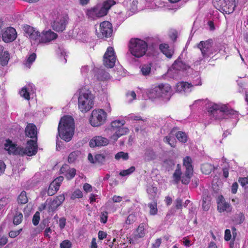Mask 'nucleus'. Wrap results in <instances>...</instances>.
<instances>
[{"label":"nucleus","mask_w":248,"mask_h":248,"mask_svg":"<svg viewBox=\"0 0 248 248\" xmlns=\"http://www.w3.org/2000/svg\"><path fill=\"white\" fill-rule=\"evenodd\" d=\"M74 119L70 116L62 117L59 122L58 130L60 137L66 142L69 141L74 133Z\"/></svg>","instance_id":"1"},{"label":"nucleus","mask_w":248,"mask_h":248,"mask_svg":"<svg viewBox=\"0 0 248 248\" xmlns=\"http://www.w3.org/2000/svg\"><path fill=\"white\" fill-rule=\"evenodd\" d=\"M207 111L210 116L216 120L226 119V116L229 115H238L237 111L229 109L226 105H220L215 103L209 106Z\"/></svg>","instance_id":"2"},{"label":"nucleus","mask_w":248,"mask_h":248,"mask_svg":"<svg viewBox=\"0 0 248 248\" xmlns=\"http://www.w3.org/2000/svg\"><path fill=\"white\" fill-rule=\"evenodd\" d=\"M128 50L134 57L140 58L145 55L148 44L145 41L137 38H131L128 44Z\"/></svg>","instance_id":"3"},{"label":"nucleus","mask_w":248,"mask_h":248,"mask_svg":"<svg viewBox=\"0 0 248 248\" xmlns=\"http://www.w3.org/2000/svg\"><path fill=\"white\" fill-rule=\"evenodd\" d=\"M26 137L31 138L27 142L28 148L34 153L35 155L37 152V133L36 126L33 123H29L25 127Z\"/></svg>","instance_id":"4"},{"label":"nucleus","mask_w":248,"mask_h":248,"mask_svg":"<svg viewBox=\"0 0 248 248\" xmlns=\"http://www.w3.org/2000/svg\"><path fill=\"white\" fill-rule=\"evenodd\" d=\"M93 98L89 91H80L78 98V108L81 112L86 113L89 111L93 107Z\"/></svg>","instance_id":"5"},{"label":"nucleus","mask_w":248,"mask_h":248,"mask_svg":"<svg viewBox=\"0 0 248 248\" xmlns=\"http://www.w3.org/2000/svg\"><path fill=\"white\" fill-rule=\"evenodd\" d=\"M4 149L10 155H19L24 156L27 155L31 156L34 155V153L31 151L27 146L25 148L17 146V144L14 143L10 139H7L4 143Z\"/></svg>","instance_id":"6"},{"label":"nucleus","mask_w":248,"mask_h":248,"mask_svg":"<svg viewBox=\"0 0 248 248\" xmlns=\"http://www.w3.org/2000/svg\"><path fill=\"white\" fill-rule=\"evenodd\" d=\"M107 118V113L103 109H95L92 111L89 122L92 126L99 127L105 123Z\"/></svg>","instance_id":"7"},{"label":"nucleus","mask_w":248,"mask_h":248,"mask_svg":"<svg viewBox=\"0 0 248 248\" xmlns=\"http://www.w3.org/2000/svg\"><path fill=\"white\" fill-rule=\"evenodd\" d=\"M116 56L114 48L111 46H108L103 56V64L105 67L113 68L116 62Z\"/></svg>","instance_id":"8"},{"label":"nucleus","mask_w":248,"mask_h":248,"mask_svg":"<svg viewBox=\"0 0 248 248\" xmlns=\"http://www.w3.org/2000/svg\"><path fill=\"white\" fill-rule=\"evenodd\" d=\"M171 95V87L168 84H161L156 90V98H161L164 101H168Z\"/></svg>","instance_id":"9"},{"label":"nucleus","mask_w":248,"mask_h":248,"mask_svg":"<svg viewBox=\"0 0 248 248\" xmlns=\"http://www.w3.org/2000/svg\"><path fill=\"white\" fill-rule=\"evenodd\" d=\"M112 26L108 21H104L100 24L99 32H97V37L101 39L110 37L112 33Z\"/></svg>","instance_id":"10"},{"label":"nucleus","mask_w":248,"mask_h":248,"mask_svg":"<svg viewBox=\"0 0 248 248\" xmlns=\"http://www.w3.org/2000/svg\"><path fill=\"white\" fill-rule=\"evenodd\" d=\"M65 200L64 194L57 196L53 200H50L47 204V211L49 214H52L60 206Z\"/></svg>","instance_id":"11"},{"label":"nucleus","mask_w":248,"mask_h":248,"mask_svg":"<svg viewBox=\"0 0 248 248\" xmlns=\"http://www.w3.org/2000/svg\"><path fill=\"white\" fill-rule=\"evenodd\" d=\"M68 19V17L66 16L58 17L52 24L53 29L57 32L63 31L65 29Z\"/></svg>","instance_id":"12"},{"label":"nucleus","mask_w":248,"mask_h":248,"mask_svg":"<svg viewBox=\"0 0 248 248\" xmlns=\"http://www.w3.org/2000/svg\"><path fill=\"white\" fill-rule=\"evenodd\" d=\"M212 42V39H208L206 41H202L198 45V47L200 49L204 58H208L212 54L211 50Z\"/></svg>","instance_id":"13"},{"label":"nucleus","mask_w":248,"mask_h":248,"mask_svg":"<svg viewBox=\"0 0 248 248\" xmlns=\"http://www.w3.org/2000/svg\"><path fill=\"white\" fill-rule=\"evenodd\" d=\"M17 37V33L15 28L9 27L7 28L2 33V40L6 43L14 41Z\"/></svg>","instance_id":"14"},{"label":"nucleus","mask_w":248,"mask_h":248,"mask_svg":"<svg viewBox=\"0 0 248 248\" xmlns=\"http://www.w3.org/2000/svg\"><path fill=\"white\" fill-rule=\"evenodd\" d=\"M217 210L219 213L224 211L229 213L232 211V207L231 205L225 201L222 195H220L217 197Z\"/></svg>","instance_id":"15"},{"label":"nucleus","mask_w":248,"mask_h":248,"mask_svg":"<svg viewBox=\"0 0 248 248\" xmlns=\"http://www.w3.org/2000/svg\"><path fill=\"white\" fill-rule=\"evenodd\" d=\"M235 0L230 1L229 0H219L218 5L221 7L222 10L226 13L230 14L232 13L236 7Z\"/></svg>","instance_id":"16"},{"label":"nucleus","mask_w":248,"mask_h":248,"mask_svg":"<svg viewBox=\"0 0 248 248\" xmlns=\"http://www.w3.org/2000/svg\"><path fill=\"white\" fill-rule=\"evenodd\" d=\"M60 172L64 175L67 180L72 179L76 173V170L74 168H70L67 164H64L60 169Z\"/></svg>","instance_id":"17"},{"label":"nucleus","mask_w":248,"mask_h":248,"mask_svg":"<svg viewBox=\"0 0 248 248\" xmlns=\"http://www.w3.org/2000/svg\"><path fill=\"white\" fill-rule=\"evenodd\" d=\"M108 143V140L106 138L102 136H95L90 141L89 145L92 148L97 146H106Z\"/></svg>","instance_id":"18"},{"label":"nucleus","mask_w":248,"mask_h":248,"mask_svg":"<svg viewBox=\"0 0 248 248\" xmlns=\"http://www.w3.org/2000/svg\"><path fill=\"white\" fill-rule=\"evenodd\" d=\"M58 37L57 33L49 30L42 33L41 37L39 40L40 43H46L50 42V41L56 39Z\"/></svg>","instance_id":"19"},{"label":"nucleus","mask_w":248,"mask_h":248,"mask_svg":"<svg viewBox=\"0 0 248 248\" xmlns=\"http://www.w3.org/2000/svg\"><path fill=\"white\" fill-rule=\"evenodd\" d=\"M192 88V83L186 81L178 82L176 85V91L179 93H189L191 91Z\"/></svg>","instance_id":"20"},{"label":"nucleus","mask_w":248,"mask_h":248,"mask_svg":"<svg viewBox=\"0 0 248 248\" xmlns=\"http://www.w3.org/2000/svg\"><path fill=\"white\" fill-rule=\"evenodd\" d=\"M171 68L177 71H186L190 68V66L183 62L179 56L176 60L171 66Z\"/></svg>","instance_id":"21"},{"label":"nucleus","mask_w":248,"mask_h":248,"mask_svg":"<svg viewBox=\"0 0 248 248\" xmlns=\"http://www.w3.org/2000/svg\"><path fill=\"white\" fill-rule=\"evenodd\" d=\"M159 49L168 58L171 59L174 54V50L166 43H162L159 46Z\"/></svg>","instance_id":"22"},{"label":"nucleus","mask_w":248,"mask_h":248,"mask_svg":"<svg viewBox=\"0 0 248 248\" xmlns=\"http://www.w3.org/2000/svg\"><path fill=\"white\" fill-rule=\"evenodd\" d=\"M129 132V130L128 128L122 126L111 136L110 139L114 141H116L119 138L127 134Z\"/></svg>","instance_id":"23"},{"label":"nucleus","mask_w":248,"mask_h":248,"mask_svg":"<svg viewBox=\"0 0 248 248\" xmlns=\"http://www.w3.org/2000/svg\"><path fill=\"white\" fill-rule=\"evenodd\" d=\"M145 235V230L144 224L141 223L139 225L136 231L133 235V238L135 240H138L140 238L143 237Z\"/></svg>","instance_id":"24"},{"label":"nucleus","mask_w":248,"mask_h":248,"mask_svg":"<svg viewBox=\"0 0 248 248\" xmlns=\"http://www.w3.org/2000/svg\"><path fill=\"white\" fill-rule=\"evenodd\" d=\"M183 165L186 167V171L193 172V168L192 165V159L190 157L187 156L183 159Z\"/></svg>","instance_id":"25"},{"label":"nucleus","mask_w":248,"mask_h":248,"mask_svg":"<svg viewBox=\"0 0 248 248\" xmlns=\"http://www.w3.org/2000/svg\"><path fill=\"white\" fill-rule=\"evenodd\" d=\"M245 216L242 213L236 214L232 218V221L235 225L241 224L245 220Z\"/></svg>","instance_id":"26"},{"label":"nucleus","mask_w":248,"mask_h":248,"mask_svg":"<svg viewBox=\"0 0 248 248\" xmlns=\"http://www.w3.org/2000/svg\"><path fill=\"white\" fill-rule=\"evenodd\" d=\"M215 169V167L209 163L203 164L201 167V170L202 172L206 175L210 174Z\"/></svg>","instance_id":"27"},{"label":"nucleus","mask_w":248,"mask_h":248,"mask_svg":"<svg viewBox=\"0 0 248 248\" xmlns=\"http://www.w3.org/2000/svg\"><path fill=\"white\" fill-rule=\"evenodd\" d=\"M0 64L3 66L7 65L10 59V54L9 52L7 51H3L0 55Z\"/></svg>","instance_id":"28"},{"label":"nucleus","mask_w":248,"mask_h":248,"mask_svg":"<svg viewBox=\"0 0 248 248\" xmlns=\"http://www.w3.org/2000/svg\"><path fill=\"white\" fill-rule=\"evenodd\" d=\"M97 7H94L88 9L86 11V14L88 18L91 20L96 19L97 17Z\"/></svg>","instance_id":"29"},{"label":"nucleus","mask_w":248,"mask_h":248,"mask_svg":"<svg viewBox=\"0 0 248 248\" xmlns=\"http://www.w3.org/2000/svg\"><path fill=\"white\" fill-rule=\"evenodd\" d=\"M206 191H204L202 198V208L204 211H207L210 207V197L208 195H206Z\"/></svg>","instance_id":"30"},{"label":"nucleus","mask_w":248,"mask_h":248,"mask_svg":"<svg viewBox=\"0 0 248 248\" xmlns=\"http://www.w3.org/2000/svg\"><path fill=\"white\" fill-rule=\"evenodd\" d=\"M125 124V121L123 120H115L112 121L111 123V126L113 131H117L119 128L123 126V125Z\"/></svg>","instance_id":"31"},{"label":"nucleus","mask_w":248,"mask_h":248,"mask_svg":"<svg viewBox=\"0 0 248 248\" xmlns=\"http://www.w3.org/2000/svg\"><path fill=\"white\" fill-rule=\"evenodd\" d=\"M181 175L182 172L180 165L177 164L176 169L175 170L174 173L173 174L174 181L176 184L178 183L181 180Z\"/></svg>","instance_id":"32"},{"label":"nucleus","mask_w":248,"mask_h":248,"mask_svg":"<svg viewBox=\"0 0 248 248\" xmlns=\"http://www.w3.org/2000/svg\"><path fill=\"white\" fill-rule=\"evenodd\" d=\"M17 202L19 204H25L28 202L27 193L25 191H22L17 197Z\"/></svg>","instance_id":"33"},{"label":"nucleus","mask_w":248,"mask_h":248,"mask_svg":"<svg viewBox=\"0 0 248 248\" xmlns=\"http://www.w3.org/2000/svg\"><path fill=\"white\" fill-rule=\"evenodd\" d=\"M193 172H189L185 171L184 175L181 177V182L184 185H187L190 181V178L193 175Z\"/></svg>","instance_id":"34"},{"label":"nucleus","mask_w":248,"mask_h":248,"mask_svg":"<svg viewBox=\"0 0 248 248\" xmlns=\"http://www.w3.org/2000/svg\"><path fill=\"white\" fill-rule=\"evenodd\" d=\"M155 154L152 149L148 148L145 150L144 159L146 161H149L154 159Z\"/></svg>","instance_id":"35"},{"label":"nucleus","mask_w":248,"mask_h":248,"mask_svg":"<svg viewBox=\"0 0 248 248\" xmlns=\"http://www.w3.org/2000/svg\"><path fill=\"white\" fill-rule=\"evenodd\" d=\"M23 220V214L22 213L16 211L14 217L13 223L15 225H18L22 222Z\"/></svg>","instance_id":"36"},{"label":"nucleus","mask_w":248,"mask_h":248,"mask_svg":"<svg viewBox=\"0 0 248 248\" xmlns=\"http://www.w3.org/2000/svg\"><path fill=\"white\" fill-rule=\"evenodd\" d=\"M60 187L58 185H55L53 182H52L48 188L47 194L49 196H53L54 195L59 189Z\"/></svg>","instance_id":"37"},{"label":"nucleus","mask_w":248,"mask_h":248,"mask_svg":"<svg viewBox=\"0 0 248 248\" xmlns=\"http://www.w3.org/2000/svg\"><path fill=\"white\" fill-rule=\"evenodd\" d=\"M163 166L168 171L172 170L175 166V162L173 160L168 159L164 161Z\"/></svg>","instance_id":"38"},{"label":"nucleus","mask_w":248,"mask_h":248,"mask_svg":"<svg viewBox=\"0 0 248 248\" xmlns=\"http://www.w3.org/2000/svg\"><path fill=\"white\" fill-rule=\"evenodd\" d=\"M80 153L78 151H75L71 152L68 155V162L69 163H72L77 159L78 155H79Z\"/></svg>","instance_id":"39"},{"label":"nucleus","mask_w":248,"mask_h":248,"mask_svg":"<svg viewBox=\"0 0 248 248\" xmlns=\"http://www.w3.org/2000/svg\"><path fill=\"white\" fill-rule=\"evenodd\" d=\"M152 65L151 63L144 64L141 66L140 71L143 76L149 75L151 72Z\"/></svg>","instance_id":"40"},{"label":"nucleus","mask_w":248,"mask_h":248,"mask_svg":"<svg viewBox=\"0 0 248 248\" xmlns=\"http://www.w3.org/2000/svg\"><path fill=\"white\" fill-rule=\"evenodd\" d=\"M36 58V55L34 53H32L29 55L28 57L27 61L24 63L25 65L28 68H30L32 64V63L35 61Z\"/></svg>","instance_id":"41"},{"label":"nucleus","mask_w":248,"mask_h":248,"mask_svg":"<svg viewBox=\"0 0 248 248\" xmlns=\"http://www.w3.org/2000/svg\"><path fill=\"white\" fill-rule=\"evenodd\" d=\"M115 158L117 160L122 159L123 160H127L129 158V155L127 153L123 151L117 153L115 155Z\"/></svg>","instance_id":"42"},{"label":"nucleus","mask_w":248,"mask_h":248,"mask_svg":"<svg viewBox=\"0 0 248 248\" xmlns=\"http://www.w3.org/2000/svg\"><path fill=\"white\" fill-rule=\"evenodd\" d=\"M95 164L100 165L104 164L106 162V156L103 154H96L95 155Z\"/></svg>","instance_id":"43"},{"label":"nucleus","mask_w":248,"mask_h":248,"mask_svg":"<svg viewBox=\"0 0 248 248\" xmlns=\"http://www.w3.org/2000/svg\"><path fill=\"white\" fill-rule=\"evenodd\" d=\"M178 140L183 143H186L187 140V137L186 133L182 131H178L176 134Z\"/></svg>","instance_id":"44"},{"label":"nucleus","mask_w":248,"mask_h":248,"mask_svg":"<svg viewBox=\"0 0 248 248\" xmlns=\"http://www.w3.org/2000/svg\"><path fill=\"white\" fill-rule=\"evenodd\" d=\"M195 74H196V75L193 78L192 82L190 83H192V87L194 86L202 85V81L199 73L198 72H195Z\"/></svg>","instance_id":"45"},{"label":"nucleus","mask_w":248,"mask_h":248,"mask_svg":"<svg viewBox=\"0 0 248 248\" xmlns=\"http://www.w3.org/2000/svg\"><path fill=\"white\" fill-rule=\"evenodd\" d=\"M115 1L114 0H107L105 1L102 5V7L104 8L108 12V10L112 6L115 4Z\"/></svg>","instance_id":"46"},{"label":"nucleus","mask_w":248,"mask_h":248,"mask_svg":"<svg viewBox=\"0 0 248 248\" xmlns=\"http://www.w3.org/2000/svg\"><path fill=\"white\" fill-rule=\"evenodd\" d=\"M19 93L21 96L25 99L27 100H29L30 99V93L26 87H24L22 88L19 92Z\"/></svg>","instance_id":"47"},{"label":"nucleus","mask_w":248,"mask_h":248,"mask_svg":"<svg viewBox=\"0 0 248 248\" xmlns=\"http://www.w3.org/2000/svg\"><path fill=\"white\" fill-rule=\"evenodd\" d=\"M135 170V168L134 166L130 167L127 170H124L120 172V175L121 176H125L131 174Z\"/></svg>","instance_id":"48"},{"label":"nucleus","mask_w":248,"mask_h":248,"mask_svg":"<svg viewBox=\"0 0 248 248\" xmlns=\"http://www.w3.org/2000/svg\"><path fill=\"white\" fill-rule=\"evenodd\" d=\"M29 37L31 39H32L34 41H38V42H39V40L41 37V35L40 32H39L38 31H36L34 29V31H33L32 34Z\"/></svg>","instance_id":"49"},{"label":"nucleus","mask_w":248,"mask_h":248,"mask_svg":"<svg viewBox=\"0 0 248 248\" xmlns=\"http://www.w3.org/2000/svg\"><path fill=\"white\" fill-rule=\"evenodd\" d=\"M34 28L28 25H25L23 27V31L27 37H29L34 31Z\"/></svg>","instance_id":"50"},{"label":"nucleus","mask_w":248,"mask_h":248,"mask_svg":"<svg viewBox=\"0 0 248 248\" xmlns=\"http://www.w3.org/2000/svg\"><path fill=\"white\" fill-rule=\"evenodd\" d=\"M83 197V193L79 189H76L75 190L71 196V199L74 200L76 199L81 198Z\"/></svg>","instance_id":"51"},{"label":"nucleus","mask_w":248,"mask_h":248,"mask_svg":"<svg viewBox=\"0 0 248 248\" xmlns=\"http://www.w3.org/2000/svg\"><path fill=\"white\" fill-rule=\"evenodd\" d=\"M97 18L103 17L107 15L108 12L104 9L103 7H101L100 9L97 7Z\"/></svg>","instance_id":"52"},{"label":"nucleus","mask_w":248,"mask_h":248,"mask_svg":"<svg viewBox=\"0 0 248 248\" xmlns=\"http://www.w3.org/2000/svg\"><path fill=\"white\" fill-rule=\"evenodd\" d=\"M100 222L103 224L107 223L108 218V213L107 211H104L101 213L100 215Z\"/></svg>","instance_id":"53"},{"label":"nucleus","mask_w":248,"mask_h":248,"mask_svg":"<svg viewBox=\"0 0 248 248\" xmlns=\"http://www.w3.org/2000/svg\"><path fill=\"white\" fill-rule=\"evenodd\" d=\"M136 220V217L134 214H130L127 217L125 222L127 224H132Z\"/></svg>","instance_id":"54"},{"label":"nucleus","mask_w":248,"mask_h":248,"mask_svg":"<svg viewBox=\"0 0 248 248\" xmlns=\"http://www.w3.org/2000/svg\"><path fill=\"white\" fill-rule=\"evenodd\" d=\"M9 202V199L6 197H3L0 199V210L4 208Z\"/></svg>","instance_id":"55"},{"label":"nucleus","mask_w":248,"mask_h":248,"mask_svg":"<svg viewBox=\"0 0 248 248\" xmlns=\"http://www.w3.org/2000/svg\"><path fill=\"white\" fill-rule=\"evenodd\" d=\"M71 247L72 243L68 240H65L60 244L61 248H71Z\"/></svg>","instance_id":"56"},{"label":"nucleus","mask_w":248,"mask_h":248,"mask_svg":"<svg viewBox=\"0 0 248 248\" xmlns=\"http://www.w3.org/2000/svg\"><path fill=\"white\" fill-rule=\"evenodd\" d=\"M40 221V215L38 212H36L33 216L32 223L36 226L38 224Z\"/></svg>","instance_id":"57"},{"label":"nucleus","mask_w":248,"mask_h":248,"mask_svg":"<svg viewBox=\"0 0 248 248\" xmlns=\"http://www.w3.org/2000/svg\"><path fill=\"white\" fill-rule=\"evenodd\" d=\"M146 93L150 99H153L155 95V90L154 88L149 89L147 90Z\"/></svg>","instance_id":"58"},{"label":"nucleus","mask_w":248,"mask_h":248,"mask_svg":"<svg viewBox=\"0 0 248 248\" xmlns=\"http://www.w3.org/2000/svg\"><path fill=\"white\" fill-rule=\"evenodd\" d=\"M238 182L242 186H244L248 184V177H240Z\"/></svg>","instance_id":"59"},{"label":"nucleus","mask_w":248,"mask_h":248,"mask_svg":"<svg viewBox=\"0 0 248 248\" xmlns=\"http://www.w3.org/2000/svg\"><path fill=\"white\" fill-rule=\"evenodd\" d=\"M232 237L231 231L229 229H226L225 231L224 239L228 241L231 240Z\"/></svg>","instance_id":"60"},{"label":"nucleus","mask_w":248,"mask_h":248,"mask_svg":"<svg viewBox=\"0 0 248 248\" xmlns=\"http://www.w3.org/2000/svg\"><path fill=\"white\" fill-rule=\"evenodd\" d=\"M63 176H59L56 178L52 182L55 184V185H58L59 187H60L62 182L63 181Z\"/></svg>","instance_id":"61"},{"label":"nucleus","mask_w":248,"mask_h":248,"mask_svg":"<svg viewBox=\"0 0 248 248\" xmlns=\"http://www.w3.org/2000/svg\"><path fill=\"white\" fill-rule=\"evenodd\" d=\"M46 227V224L44 222H42L38 228H37L35 229V232L36 233H40L43 230L45 229Z\"/></svg>","instance_id":"62"},{"label":"nucleus","mask_w":248,"mask_h":248,"mask_svg":"<svg viewBox=\"0 0 248 248\" xmlns=\"http://www.w3.org/2000/svg\"><path fill=\"white\" fill-rule=\"evenodd\" d=\"M8 242V238L6 236H2L0 238V248Z\"/></svg>","instance_id":"63"},{"label":"nucleus","mask_w":248,"mask_h":248,"mask_svg":"<svg viewBox=\"0 0 248 248\" xmlns=\"http://www.w3.org/2000/svg\"><path fill=\"white\" fill-rule=\"evenodd\" d=\"M107 234L106 232L99 231L98 233V237L99 240H103L107 237Z\"/></svg>","instance_id":"64"}]
</instances>
